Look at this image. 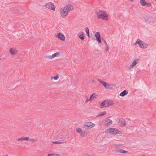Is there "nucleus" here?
<instances>
[{
	"instance_id": "1",
	"label": "nucleus",
	"mask_w": 156,
	"mask_h": 156,
	"mask_svg": "<svg viewBox=\"0 0 156 156\" xmlns=\"http://www.w3.org/2000/svg\"><path fill=\"white\" fill-rule=\"evenodd\" d=\"M74 9L73 6L71 4H69L61 8L60 10L61 16L62 18H65L68 12Z\"/></svg>"
},
{
	"instance_id": "2",
	"label": "nucleus",
	"mask_w": 156,
	"mask_h": 156,
	"mask_svg": "<svg viewBox=\"0 0 156 156\" xmlns=\"http://www.w3.org/2000/svg\"><path fill=\"white\" fill-rule=\"evenodd\" d=\"M106 11L100 10L96 12V14L98 19H102L103 20H107L108 17V15L106 14Z\"/></svg>"
},
{
	"instance_id": "3",
	"label": "nucleus",
	"mask_w": 156,
	"mask_h": 156,
	"mask_svg": "<svg viewBox=\"0 0 156 156\" xmlns=\"http://www.w3.org/2000/svg\"><path fill=\"white\" fill-rule=\"evenodd\" d=\"M105 132L107 133H109L111 134L116 135L117 134L120 133L121 132L118 129L115 128H111L105 130Z\"/></svg>"
},
{
	"instance_id": "4",
	"label": "nucleus",
	"mask_w": 156,
	"mask_h": 156,
	"mask_svg": "<svg viewBox=\"0 0 156 156\" xmlns=\"http://www.w3.org/2000/svg\"><path fill=\"white\" fill-rule=\"evenodd\" d=\"M136 44H138L139 47L142 48H146L148 46L147 44L146 43L140 39L137 40L136 42Z\"/></svg>"
},
{
	"instance_id": "5",
	"label": "nucleus",
	"mask_w": 156,
	"mask_h": 156,
	"mask_svg": "<svg viewBox=\"0 0 156 156\" xmlns=\"http://www.w3.org/2000/svg\"><path fill=\"white\" fill-rule=\"evenodd\" d=\"M94 124L91 122H87L84 125V127L87 129H88L93 127Z\"/></svg>"
},
{
	"instance_id": "6",
	"label": "nucleus",
	"mask_w": 156,
	"mask_h": 156,
	"mask_svg": "<svg viewBox=\"0 0 156 156\" xmlns=\"http://www.w3.org/2000/svg\"><path fill=\"white\" fill-rule=\"evenodd\" d=\"M95 37L96 40L98 41L99 44H100L101 43V37L100 33L99 32H97L95 34Z\"/></svg>"
},
{
	"instance_id": "7",
	"label": "nucleus",
	"mask_w": 156,
	"mask_h": 156,
	"mask_svg": "<svg viewBox=\"0 0 156 156\" xmlns=\"http://www.w3.org/2000/svg\"><path fill=\"white\" fill-rule=\"evenodd\" d=\"M45 6L46 8L50 9H51L55 10V6L54 5L53 3L52 2L49 3H47L46 4Z\"/></svg>"
},
{
	"instance_id": "8",
	"label": "nucleus",
	"mask_w": 156,
	"mask_h": 156,
	"mask_svg": "<svg viewBox=\"0 0 156 156\" xmlns=\"http://www.w3.org/2000/svg\"><path fill=\"white\" fill-rule=\"evenodd\" d=\"M119 123L120 126L121 127L125 126L126 125L125 120L122 118L119 119Z\"/></svg>"
},
{
	"instance_id": "9",
	"label": "nucleus",
	"mask_w": 156,
	"mask_h": 156,
	"mask_svg": "<svg viewBox=\"0 0 156 156\" xmlns=\"http://www.w3.org/2000/svg\"><path fill=\"white\" fill-rule=\"evenodd\" d=\"M55 37L58 38L62 41H64L65 40V37L61 33H58L57 35L55 36Z\"/></svg>"
},
{
	"instance_id": "10",
	"label": "nucleus",
	"mask_w": 156,
	"mask_h": 156,
	"mask_svg": "<svg viewBox=\"0 0 156 156\" xmlns=\"http://www.w3.org/2000/svg\"><path fill=\"white\" fill-rule=\"evenodd\" d=\"M138 62L139 60L138 59L135 58L131 64L130 65L129 68H133V67L135 66L138 63Z\"/></svg>"
},
{
	"instance_id": "11",
	"label": "nucleus",
	"mask_w": 156,
	"mask_h": 156,
	"mask_svg": "<svg viewBox=\"0 0 156 156\" xmlns=\"http://www.w3.org/2000/svg\"><path fill=\"white\" fill-rule=\"evenodd\" d=\"M106 102V100H105L104 101L102 102L100 104V107L102 108L107 107L108 105H107Z\"/></svg>"
},
{
	"instance_id": "12",
	"label": "nucleus",
	"mask_w": 156,
	"mask_h": 156,
	"mask_svg": "<svg viewBox=\"0 0 156 156\" xmlns=\"http://www.w3.org/2000/svg\"><path fill=\"white\" fill-rule=\"evenodd\" d=\"M9 52L12 55H15L17 53V51L16 49L11 48L9 51Z\"/></svg>"
},
{
	"instance_id": "13",
	"label": "nucleus",
	"mask_w": 156,
	"mask_h": 156,
	"mask_svg": "<svg viewBox=\"0 0 156 156\" xmlns=\"http://www.w3.org/2000/svg\"><path fill=\"white\" fill-rule=\"evenodd\" d=\"M79 38L81 39L82 41H83L84 39L85 36L83 32H81L80 34H78Z\"/></svg>"
},
{
	"instance_id": "14",
	"label": "nucleus",
	"mask_w": 156,
	"mask_h": 156,
	"mask_svg": "<svg viewBox=\"0 0 156 156\" xmlns=\"http://www.w3.org/2000/svg\"><path fill=\"white\" fill-rule=\"evenodd\" d=\"M128 93V91L126 90H125L120 93L119 96L121 97H123L126 95Z\"/></svg>"
},
{
	"instance_id": "15",
	"label": "nucleus",
	"mask_w": 156,
	"mask_h": 156,
	"mask_svg": "<svg viewBox=\"0 0 156 156\" xmlns=\"http://www.w3.org/2000/svg\"><path fill=\"white\" fill-rule=\"evenodd\" d=\"M106 102L107 105H108V106L112 105L114 104L113 101L111 100H106Z\"/></svg>"
},
{
	"instance_id": "16",
	"label": "nucleus",
	"mask_w": 156,
	"mask_h": 156,
	"mask_svg": "<svg viewBox=\"0 0 156 156\" xmlns=\"http://www.w3.org/2000/svg\"><path fill=\"white\" fill-rule=\"evenodd\" d=\"M29 140V138L28 137H25L24 136L21 137V138H19L18 140V141H21L22 140L28 141Z\"/></svg>"
},
{
	"instance_id": "17",
	"label": "nucleus",
	"mask_w": 156,
	"mask_h": 156,
	"mask_svg": "<svg viewBox=\"0 0 156 156\" xmlns=\"http://www.w3.org/2000/svg\"><path fill=\"white\" fill-rule=\"evenodd\" d=\"M112 121L111 120L108 119L105 121V124L107 126H109L111 124Z\"/></svg>"
},
{
	"instance_id": "18",
	"label": "nucleus",
	"mask_w": 156,
	"mask_h": 156,
	"mask_svg": "<svg viewBox=\"0 0 156 156\" xmlns=\"http://www.w3.org/2000/svg\"><path fill=\"white\" fill-rule=\"evenodd\" d=\"M102 84L106 89H108L110 87V84L105 82H104Z\"/></svg>"
},
{
	"instance_id": "19",
	"label": "nucleus",
	"mask_w": 156,
	"mask_h": 156,
	"mask_svg": "<svg viewBox=\"0 0 156 156\" xmlns=\"http://www.w3.org/2000/svg\"><path fill=\"white\" fill-rule=\"evenodd\" d=\"M117 152H119V153H124V154H126V153H127L128 152L127 151H126L125 150H123V149H120V150H117Z\"/></svg>"
},
{
	"instance_id": "20",
	"label": "nucleus",
	"mask_w": 156,
	"mask_h": 156,
	"mask_svg": "<svg viewBox=\"0 0 156 156\" xmlns=\"http://www.w3.org/2000/svg\"><path fill=\"white\" fill-rule=\"evenodd\" d=\"M106 112L104 111L100 113L98 115L96 116V117H98L99 116H103L106 115Z\"/></svg>"
},
{
	"instance_id": "21",
	"label": "nucleus",
	"mask_w": 156,
	"mask_h": 156,
	"mask_svg": "<svg viewBox=\"0 0 156 156\" xmlns=\"http://www.w3.org/2000/svg\"><path fill=\"white\" fill-rule=\"evenodd\" d=\"M140 3L141 5L143 6H144L146 5H147V2L143 0H140Z\"/></svg>"
},
{
	"instance_id": "22",
	"label": "nucleus",
	"mask_w": 156,
	"mask_h": 156,
	"mask_svg": "<svg viewBox=\"0 0 156 156\" xmlns=\"http://www.w3.org/2000/svg\"><path fill=\"white\" fill-rule=\"evenodd\" d=\"M144 21H145V22L146 23H153V22H152V21L151 20L148 19H146V18L145 19Z\"/></svg>"
},
{
	"instance_id": "23",
	"label": "nucleus",
	"mask_w": 156,
	"mask_h": 156,
	"mask_svg": "<svg viewBox=\"0 0 156 156\" xmlns=\"http://www.w3.org/2000/svg\"><path fill=\"white\" fill-rule=\"evenodd\" d=\"M59 52H56V53H54V54H53L51 55V57H52L51 58H54L55 57H56V56H57L58 55H59Z\"/></svg>"
},
{
	"instance_id": "24",
	"label": "nucleus",
	"mask_w": 156,
	"mask_h": 156,
	"mask_svg": "<svg viewBox=\"0 0 156 156\" xmlns=\"http://www.w3.org/2000/svg\"><path fill=\"white\" fill-rule=\"evenodd\" d=\"M96 96L97 97L98 96L96 95L95 93H94L90 96V97H91V98L92 99H94L96 98Z\"/></svg>"
},
{
	"instance_id": "25",
	"label": "nucleus",
	"mask_w": 156,
	"mask_h": 156,
	"mask_svg": "<svg viewBox=\"0 0 156 156\" xmlns=\"http://www.w3.org/2000/svg\"><path fill=\"white\" fill-rule=\"evenodd\" d=\"M76 131L78 133H79L80 134L82 133V131L81 128H77L76 129Z\"/></svg>"
},
{
	"instance_id": "26",
	"label": "nucleus",
	"mask_w": 156,
	"mask_h": 156,
	"mask_svg": "<svg viewBox=\"0 0 156 156\" xmlns=\"http://www.w3.org/2000/svg\"><path fill=\"white\" fill-rule=\"evenodd\" d=\"M48 156H60V155L58 154H48Z\"/></svg>"
},
{
	"instance_id": "27",
	"label": "nucleus",
	"mask_w": 156,
	"mask_h": 156,
	"mask_svg": "<svg viewBox=\"0 0 156 156\" xmlns=\"http://www.w3.org/2000/svg\"><path fill=\"white\" fill-rule=\"evenodd\" d=\"M63 143H64V142H63L56 141V142H52V143H53L54 144H63Z\"/></svg>"
},
{
	"instance_id": "28",
	"label": "nucleus",
	"mask_w": 156,
	"mask_h": 156,
	"mask_svg": "<svg viewBox=\"0 0 156 156\" xmlns=\"http://www.w3.org/2000/svg\"><path fill=\"white\" fill-rule=\"evenodd\" d=\"M80 134L82 136L84 137L87 135V133H86L85 134L83 131H82V133H80Z\"/></svg>"
},
{
	"instance_id": "29",
	"label": "nucleus",
	"mask_w": 156,
	"mask_h": 156,
	"mask_svg": "<svg viewBox=\"0 0 156 156\" xmlns=\"http://www.w3.org/2000/svg\"><path fill=\"white\" fill-rule=\"evenodd\" d=\"M51 56H46L44 58L48 59H51L52 58H51Z\"/></svg>"
},
{
	"instance_id": "30",
	"label": "nucleus",
	"mask_w": 156,
	"mask_h": 156,
	"mask_svg": "<svg viewBox=\"0 0 156 156\" xmlns=\"http://www.w3.org/2000/svg\"><path fill=\"white\" fill-rule=\"evenodd\" d=\"M97 80L99 81V82H100V83H101V84H103V82H104V81H103L101 79H97Z\"/></svg>"
},
{
	"instance_id": "31",
	"label": "nucleus",
	"mask_w": 156,
	"mask_h": 156,
	"mask_svg": "<svg viewBox=\"0 0 156 156\" xmlns=\"http://www.w3.org/2000/svg\"><path fill=\"white\" fill-rule=\"evenodd\" d=\"M147 5H147V7H149L151 6H152L150 2L149 3H147Z\"/></svg>"
},
{
	"instance_id": "32",
	"label": "nucleus",
	"mask_w": 156,
	"mask_h": 156,
	"mask_svg": "<svg viewBox=\"0 0 156 156\" xmlns=\"http://www.w3.org/2000/svg\"><path fill=\"white\" fill-rule=\"evenodd\" d=\"M85 31H86V33H89V29L87 27L85 28Z\"/></svg>"
},
{
	"instance_id": "33",
	"label": "nucleus",
	"mask_w": 156,
	"mask_h": 156,
	"mask_svg": "<svg viewBox=\"0 0 156 156\" xmlns=\"http://www.w3.org/2000/svg\"><path fill=\"white\" fill-rule=\"evenodd\" d=\"M58 78H59V77H58V76L57 75L56 76H54L53 77V79L55 80H57L58 79Z\"/></svg>"
},
{
	"instance_id": "34",
	"label": "nucleus",
	"mask_w": 156,
	"mask_h": 156,
	"mask_svg": "<svg viewBox=\"0 0 156 156\" xmlns=\"http://www.w3.org/2000/svg\"><path fill=\"white\" fill-rule=\"evenodd\" d=\"M29 140L31 142H34V141H36V140H35V139H31L30 140L29 139Z\"/></svg>"
},
{
	"instance_id": "35",
	"label": "nucleus",
	"mask_w": 156,
	"mask_h": 156,
	"mask_svg": "<svg viewBox=\"0 0 156 156\" xmlns=\"http://www.w3.org/2000/svg\"><path fill=\"white\" fill-rule=\"evenodd\" d=\"M106 48L105 49L106 51L107 52L108 50V45H106Z\"/></svg>"
},
{
	"instance_id": "36",
	"label": "nucleus",
	"mask_w": 156,
	"mask_h": 156,
	"mask_svg": "<svg viewBox=\"0 0 156 156\" xmlns=\"http://www.w3.org/2000/svg\"><path fill=\"white\" fill-rule=\"evenodd\" d=\"M103 41L104 43L105 44V45H108V44L107 43V42H106L105 40H104V39L103 40Z\"/></svg>"
},
{
	"instance_id": "37",
	"label": "nucleus",
	"mask_w": 156,
	"mask_h": 156,
	"mask_svg": "<svg viewBox=\"0 0 156 156\" xmlns=\"http://www.w3.org/2000/svg\"><path fill=\"white\" fill-rule=\"evenodd\" d=\"M92 98L90 97V99H89L88 101H91L92 100Z\"/></svg>"
},
{
	"instance_id": "38",
	"label": "nucleus",
	"mask_w": 156,
	"mask_h": 156,
	"mask_svg": "<svg viewBox=\"0 0 156 156\" xmlns=\"http://www.w3.org/2000/svg\"><path fill=\"white\" fill-rule=\"evenodd\" d=\"M83 156H90V155L88 154H85Z\"/></svg>"
},
{
	"instance_id": "39",
	"label": "nucleus",
	"mask_w": 156,
	"mask_h": 156,
	"mask_svg": "<svg viewBox=\"0 0 156 156\" xmlns=\"http://www.w3.org/2000/svg\"><path fill=\"white\" fill-rule=\"evenodd\" d=\"M18 25H20V24H18V23L16 24V25H15V27H17Z\"/></svg>"
},
{
	"instance_id": "40",
	"label": "nucleus",
	"mask_w": 156,
	"mask_h": 156,
	"mask_svg": "<svg viewBox=\"0 0 156 156\" xmlns=\"http://www.w3.org/2000/svg\"><path fill=\"white\" fill-rule=\"evenodd\" d=\"M87 35L89 37V33H87Z\"/></svg>"
},
{
	"instance_id": "41",
	"label": "nucleus",
	"mask_w": 156,
	"mask_h": 156,
	"mask_svg": "<svg viewBox=\"0 0 156 156\" xmlns=\"http://www.w3.org/2000/svg\"><path fill=\"white\" fill-rule=\"evenodd\" d=\"M88 100H89L88 99V98H87V99H86V101H85V102H86H86H87L88 101H89Z\"/></svg>"
},
{
	"instance_id": "42",
	"label": "nucleus",
	"mask_w": 156,
	"mask_h": 156,
	"mask_svg": "<svg viewBox=\"0 0 156 156\" xmlns=\"http://www.w3.org/2000/svg\"><path fill=\"white\" fill-rule=\"evenodd\" d=\"M85 134L86 133H87V132H83Z\"/></svg>"
},
{
	"instance_id": "43",
	"label": "nucleus",
	"mask_w": 156,
	"mask_h": 156,
	"mask_svg": "<svg viewBox=\"0 0 156 156\" xmlns=\"http://www.w3.org/2000/svg\"><path fill=\"white\" fill-rule=\"evenodd\" d=\"M3 156H7V155H3Z\"/></svg>"
},
{
	"instance_id": "44",
	"label": "nucleus",
	"mask_w": 156,
	"mask_h": 156,
	"mask_svg": "<svg viewBox=\"0 0 156 156\" xmlns=\"http://www.w3.org/2000/svg\"><path fill=\"white\" fill-rule=\"evenodd\" d=\"M143 156H146L145 155H143Z\"/></svg>"
},
{
	"instance_id": "45",
	"label": "nucleus",
	"mask_w": 156,
	"mask_h": 156,
	"mask_svg": "<svg viewBox=\"0 0 156 156\" xmlns=\"http://www.w3.org/2000/svg\"><path fill=\"white\" fill-rule=\"evenodd\" d=\"M0 59H1V58H0Z\"/></svg>"
},
{
	"instance_id": "46",
	"label": "nucleus",
	"mask_w": 156,
	"mask_h": 156,
	"mask_svg": "<svg viewBox=\"0 0 156 156\" xmlns=\"http://www.w3.org/2000/svg\"><path fill=\"white\" fill-rule=\"evenodd\" d=\"M156 1V0H155Z\"/></svg>"
}]
</instances>
